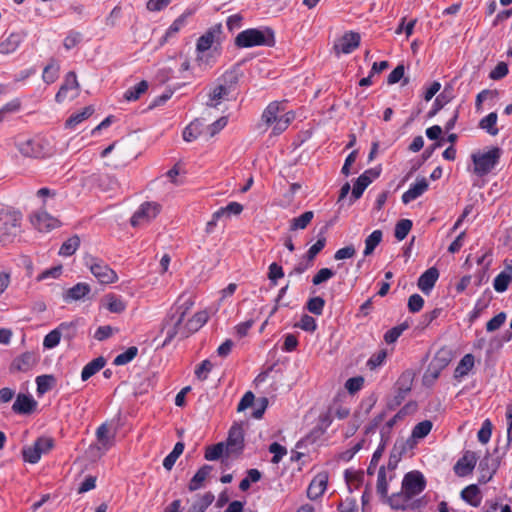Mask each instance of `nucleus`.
<instances>
[{
  "instance_id": "nucleus-47",
  "label": "nucleus",
  "mask_w": 512,
  "mask_h": 512,
  "mask_svg": "<svg viewBox=\"0 0 512 512\" xmlns=\"http://www.w3.org/2000/svg\"><path fill=\"white\" fill-rule=\"evenodd\" d=\"M314 217L313 211H305L298 217L291 220L290 229L298 230L305 229Z\"/></svg>"
},
{
  "instance_id": "nucleus-64",
  "label": "nucleus",
  "mask_w": 512,
  "mask_h": 512,
  "mask_svg": "<svg viewBox=\"0 0 512 512\" xmlns=\"http://www.w3.org/2000/svg\"><path fill=\"white\" fill-rule=\"evenodd\" d=\"M22 454L24 460L31 464L37 463L41 458L40 453L38 452L34 444L32 446L24 447L22 450Z\"/></svg>"
},
{
  "instance_id": "nucleus-23",
  "label": "nucleus",
  "mask_w": 512,
  "mask_h": 512,
  "mask_svg": "<svg viewBox=\"0 0 512 512\" xmlns=\"http://www.w3.org/2000/svg\"><path fill=\"white\" fill-rule=\"evenodd\" d=\"M91 292V287L87 283H77L73 287L69 288L63 294V299L65 302L69 303L72 301H79L84 299Z\"/></svg>"
},
{
  "instance_id": "nucleus-37",
  "label": "nucleus",
  "mask_w": 512,
  "mask_h": 512,
  "mask_svg": "<svg viewBox=\"0 0 512 512\" xmlns=\"http://www.w3.org/2000/svg\"><path fill=\"white\" fill-rule=\"evenodd\" d=\"M497 119V113L491 112L480 120L479 128L485 130L488 134L492 136H496L499 133V129L496 126Z\"/></svg>"
},
{
  "instance_id": "nucleus-56",
  "label": "nucleus",
  "mask_w": 512,
  "mask_h": 512,
  "mask_svg": "<svg viewBox=\"0 0 512 512\" xmlns=\"http://www.w3.org/2000/svg\"><path fill=\"white\" fill-rule=\"evenodd\" d=\"M386 445H387L386 440H384L383 442H380L378 448L373 453L370 464L367 468V473L369 475H373L375 473L376 467L383 455Z\"/></svg>"
},
{
  "instance_id": "nucleus-43",
  "label": "nucleus",
  "mask_w": 512,
  "mask_h": 512,
  "mask_svg": "<svg viewBox=\"0 0 512 512\" xmlns=\"http://www.w3.org/2000/svg\"><path fill=\"white\" fill-rule=\"evenodd\" d=\"M184 451V443L182 442H177L173 448V450L164 458L163 460V467L170 471L175 462L177 461V459L179 458V456L183 453Z\"/></svg>"
},
{
  "instance_id": "nucleus-40",
  "label": "nucleus",
  "mask_w": 512,
  "mask_h": 512,
  "mask_svg": "<svg viewBox=\"0 0 512 512\" xmlns=\"http://www.w3.org/2000/svg\"><path fill=\"white\" fill-rule=\"evenodd\" d=\"M148 87V82L146 80H142L136 85L127 89L124 93V98L127 101H136L140 98L142 94H144L147 91Z\"/></svg>"
},
{
  "instance_id": "nucleus-55",
  "label": "nucleus",
  "mask_w": 512,
  "mask_h": 512,
  "mask_svg": "<svg viewBox=\"0 0 512 512\" xmlns=\"http://www.w3.org/2000/svg\"><path fill=\"white\" fill-rule=\"evenodd\" d=\"M432 426V422L429 420L419 422L412 430V437L415 439L426 437L430 433Z\"/></svg>"
},
{
  "instance_id": "nucleus-57",
  "label": "nucleus",
  "mask_w": 512,
  "mask_h": 512,
  "mask_svg": "<svg viewBox=\"0 0 512 512\" xmlns=\"http://www.w3.org/2000/svg\"><path fill=\"white\" fill-rule=\"evenodd\" d=\"M408 328V325L403 323L398 326H395L389 329L384 334V340L387 344H392L397 341V339L402 335V333Z\"/></svg>"
},
{
  "instance_id": "nucleus-11",
  "label": "nucleus",
  "mask_w": 512,
  "mask_h": 512,
  "mask_svg": "<svg viewBox=\"0 0 512 512\" xmlns=\"http://www.w3.org/2000/svg\"><path fill=\"white\" fill-rule=\"evenodd\" d=\"M39 356L35 352L27 351L17 356L10 365V372L27 373L31 371L38 363Z\"/></svg>"
},
{
  "instance_id": "nucleus-46",
  "label": "nucleus",
  "mask_w": 512,
  "mask_h": 512,
  "mask_svg": "<svg viewBox=\"0 0 512 512\" xmlns=\"http://www.w3.org/2000/svg\"><path fill=\"white\" fill-rule=\"evenodd\" d=\"M37 393L43 395L50 391L55 384V377L53 375H40L36 378Z\"/></svg>"
},
{
  "instance_id": "nucleus-21",
  "label": "nucleus",
  "mask_w": 512,
  "mask_h": 512,
  "mask_svg": "<svg viewBox=\"0 0 512 512\" xmlns=\"http://www.w3.org/2000/svg\"><path fill=\"white\" fill-rule=\"evenodd\" d=\"M208 318L209 315L207 311L197 312L185 324V329L181 332V338H187L190 334L198 331L208 321Z\"/></svg>"
},
{
  "instance_id": "nucleus-9",
  "label": "nucleus",
  "mask_w": 512,
  "mask_h": 512,
  "mask_svg": "<svg viewBox=\"0 0 512 512\" xmlns=\"http://www.w3.org/2000/svg\"><path fill=\"white\" fill-rule=\"evenodd\" d=\"M360 41L359 33L348 31L334 43L333 49L336 55L350 54L360 45Z\"/></svg>"
},
{
  "instance_id": "nucleus-14",
  "label": "nucleus",
  "mask_w": 512,
  "mask_h": 512,
  "mask_svg": "<svg viewBox=\"0 0 512 512\" xmlns=\"http://www.w3.org/2000/svg\"><path fill=\"white\" fill-rule=\"evenodd\" d=\"M453 92H454V89H453L452 84H446L444 86L443 91L436 96L431 109L427 113V118H433L434 116H436L438 114V112L441 109L444 108L445 105L450 103L454 98Z\"/></svg>"
},
{
  "instance_id": "nucleus-32",
  "label": "nucleus",
  "mask_w": 512,
  "mask_h": 512,
  "mask_svg": "<svg viewBox=\"0 0 512 512\" xmlns=\"http://www.w3.org/2000/svg\"><path fill=\"white\" fill-rule=\"evenodd\" d=\"M413 376L411 372H404L397 381L398 395L396 396L397 404L405 398L407 393L411 390Z\"/></svg>"
},
{
  "instance_id": "nucleus-2",
  "label": "nucleus",
  "mask_w": 512,
  "mask_h": 512,
  "mask_svg": "<svg viewBox=\"0 0 512 512\" xmlns=\"http://www.w3.org/2000/svg\"><path fill=\"white\" fill-rule=\"evenodd\" d=\"M22 213L18 210L7 211L0 218V243L7 245L21 233Z\"/></svg>"
},
{
  "instance_id": "nucleus-3",
  "label": "nucleus",
  "mask_w": 512,
  "mask_h": 512,
  "mask_svg": "<svg viewBox=\"0 0 512 512\" xmlns=\"http://www.w3.org/2000/svg\"><path fill=\"white\" fill-rule=\"evenodd\" d=\"M501 155L502 149L497 146L482 154H472L474 173L478 176L487 175L499 163Z\"/></svg>"
},
{
  "instance_id": "nucleus-51",
  "label": "nucleus",
  "mask_w": 512,
  "mask_h": 512,
  "mask_svg": "<svg viewBox=\"0 0 512 512\" xmlns=\"http://www.w3.org/2000/svg\"><path fill=\"white\" fill-rule=\"evenodd\" d=\"M224 452L226 453V445L224 442H219L215 445L208 446L204 457L208 461H215L218 460Z\"/></svg>"
},
{
  "instance_id": "nucleus-31",
  "label": "nucleus",
  "mask_w": 512,
  "mask_h": 512,
  "mask_svg": "<svg viewBox=\"0 0 512 512\" xmlns=\"http://www.w3.org/2000/svg\"><path fill=\"white\" fill-rule=\"evenodd\" d=\"M106 364V360L104 357L100 356L92 361H90L88 364L84 366L81 372V379L82 381H87L89 378H91L93 375H95L97 372H99Z\"/></svg>"
},
{
  "instance_id": "nucleus-8",
  "label": "nucleus",
  "mask_w": 512,
  "mask_h": 512,
  "mask_svg": "<svg viewBox=\"0 0 512 512\" xmlns=\"http://www.w3.org/2000/svg\"><path fill=\"white\" fill-rule=\"evenodd\" d=\"M226 455L241 454L244 449V432L240 424H234L226 440Z\"/></svg>"
},
{
  "instance_id": "nucleus-16",
  "label": "nucleus",
  "mask_w": 512,
  "mask_h": 512,
  "mask_svg": "<svg viewBox=\"0 0 512 512\" xmlns=\"http://www.w3.org/2000/svg\"><path fill=\"white\" fill-rule=\"evenodd\" d=\"M438 278V269L436 267H430L420 275L417 281V286L424 294L429 295Z\"/></svg>"
},
{
  "instance_id": "nucleus-59",
  "label": "nucleus",
  "mask_w": 512,
  "mask_h": 512,
  "mask_svg": "<svg viewBox=\"0 0 512 512\" xmlns=\"http://www.w3.org/2000/svg\"><path fill=\"white\" fill-rule=\"evenodd\" d=\"M324 306L325 300L320 296L310 298L306 305L308 311L315 315H321L323 313Z\"/></svg>"
},
{
  "instance_id": "nucleus-25",
  "label": "nucleus",
  "mask_w": 512,
  "mask_h": 512,
  "mask_svg": "<svg viewBox=\"0 0 512 512\" xmlns=\"http://www.w3.org/2000/svg\"><path fill=\"white\" fill-rule=\"evenodd\" d=\"M99 450L107 451L114 445L115 434L110 432V428L106 423L101 424L96 431Z\"/></svg>"
},
{
  "instance_id": "nucleus-19",
  "label": "nucleus",
  "mask_w": 512,
  "mask_h": 512,
  "mask_svg": "<svg viewBox=\"0 0 512 512\" xmlns=\"http://www.w3.org/2000/svg\"><path fill=\"white\" fill-rule=\"evenodd\" d=\"M24 32H12L7 38L0 42V53L7 55L15 52L24 41Z\"/></svg>"
},
{
  "instance_id": "nucleus-24",
  "label": "nucleus",
  "mask_w": 512,
  "mask_h": 512,
  "mask_svg": "<svg viewBox=\"0 0 512 512\" xmlns=\"http://www.w3.org/2000/svg\"><path fill=\"white\" fill-rule=\"evenodd\" d=\"M90 270L100 283L109 284L117 279L116 273L107 265L92 264Z\"/></svg>"
},
{
  "instance_id": "nucleus-53",
  "label": "nucleus",
  "mask_w": 512,
  "mask_h": 512,
  "mask_svg": "<svg viewBox=\"0 0 512 512\" xmlns=\"http://www.w3.org/2000/svg\"><path fill=\"white\" fill-rule=\"evenodd\" d=\"M138 354V348L136 346L129 347L125 352L117 355L113 361L114 365L121 366L132 361Z\"/></svg>"
},
{
  "instance_id": "nucleus-26",
  "label": "nucleus",
  "mask_w": 512,
  "mask_h": 512,
  "mask_svg": "<svg viewBox=\"0 0 512 512\" xmlns=\"http://www.w3.org/2000/svg\"><path fill=\"white\" fill-rule=\"evenodd\" d=\"M74 327V323H61L58 328L50 331L43 340V346L47 349L56 347L61 339V332Z\"/></svg>"
},
{
  "instance_id": "nucleus-29",
  "label": "nucleus",
  "mask_w": 512,
  "mask_h": 512,
  "mask_svg": "<svg viewBox=\"0 0 512 512\" xmlns=\"http://www.w3.org/2000/svg\"><path fill=\"white\" fill-rule=\"evenodd\" d=\"M94 112H95L94 107L92 105H88V106L84 107L80 112L73 113L65 121V128H67V129L75 128L78 124H80L84 120L88 119Z\"/></svg>"
},
{
  "instance_id": "nucleus-50",
  "label": "nucleus",
  "mask_w": 512,
  "mask_h": 512,
  "mask_svg": "<svg viewBox=\"0 0 512 512\" xmlns=\"http://www.w3.org/2000/svg\"><path fill=\"white\" fill-rule=\"evenodd\" d=\"M405 74V66L403 64H398L388 75L387 83L389 85H393L398 83L403 79L402 85L405 86L409 83V79L404 77Z\"/></svg>"
},
{
  "instance_id": "nucleus-34",
  "label": "nucleus",
  "mask_w": 512,
  "mask_h": 512,
  "mask_svg": "<svg viewBox=\"0 0 512 512\" xmlns=\"http://www.w3.org/2000/svg\"><path fill=\"white\" fill-rule=\"evenodd\" d=\"M203 121L195 119L183 130L182 136L186 142H192L196 140L201 134L203 129Z\"/></svg>"
},
{
  "instance_id": "nucleus-42",
  "label": "nucleus",
  "mask_w": 512,
  "mask_h": 512,
  "mask_svg": "<svg viewBox=\"0 0 512 512\" xmlns=\"http://www.w3.org/2000/svg\"><path fill=\"white\" fill-rule=\"evenodd\" d=\"M80 246V238L78 235H73L68 238L60 247L59 256H72Z\"/></svg>"
},
{
  "instance_id": "nucleus-33",
  "label": "nucleus",
  "mask_w": 512,
  "mask_h": 512,
  "mask_svg": "<svg viewBox=\"0 0 512 512\" xmlns=\"http://www.w3.org/2000/svg\"><path fill=\"white\" fill-rule=\"evenodd\" d=\"M213 467L211 465L202 466L192 477L189 482L188 488L190 491L198 490L202 487L205 479L210 475Z\"/></svg>"
},
{
  "instance_id": "nucleus-48",
  "label": "nucleus",
  "mask_w": 512,
  "mask_h": 512,
  "mask_svg": "<svg viewBox=\"0 0 512 512\" xmlns=\"http://www.w3.org/2000/svg\"><path fill=\"white\" fill-rule=\"evenodd\" d=\"M376 490L383 499L388 496V481L385 466H381L378 470Z\"/></svg>"
},
{
  "instance_id": "nucleus-13",
  "label": "nucleus",
  "mask_w": 512,
  "mask_h": 512,
  "mask_svg": "<svg viewBox=\"0 0 512 512\" xmlns=\"http://www.w3.org/2000/svg\"><path fill=\"white\" fill-rule=\"evenodd\" d=\"M32 225L40 232H48L59 226L60 222L47 212H37L30 217Z\"/></svg>"
},
{
  "instance_id": "nucleus-4",
  "label": "nucleus",
  "mask_w": 512,
  "mask_h": 512,
  "mask_svg": "<svg viewBox=\"0 0 512 512\" xmlns=\"http://www.w3.org/2000/svg\"><path fill=\"white\" fill-rule=\"evenodd\" d=\"M15 146L19 153L24 157L45 158L50 153L45 143L40 138H17Z\"/></svg>"
},
{
  "instance_id": "nucleus-1",
  "label": "nucleus",
  "mask_w": 512,
  "mask_h": 512,
  "mask_svg": "<svg viewBox=\"0 0 512 512\" xmlns=\"http://www.w3.org/2000/svg\"><path fill=\"white\" fill-rule=\"evenodd\" d=\"M238 48H252L256 46L274 47L276 44L275 32L271 27L261 26L241 31L234 40Z\"/></svg>"
},
{
  "instance_id": "nucleus-12",
  "label": "nucleus",
  "mask_w": 512,
  "mask_h": 512,
  "mask_svg": "<svg viewBox=\"0 0 512 512\" xmlns=\"http://www.w3.org/2000/svg\"><path fill=\"white\" fill-rule=\"evenodd\" d=\"M478 457L473 451H465L463 456L454 465V472L460 477L471 474L476 466Z\"/></svg>"
},
{
  "instance_id": "nucleus-5",
  "label": "nucleus",
  "mask_w": 512,
  "mask_h": 512,
  "mask_svg": "<svg viewBox=\"0 0 512 512\" xmlns=\"http://www.w3.org/2000/svg\"><path fill=\"white\" fill-rule=\"evenodd\" d=\"M385 502L389 504V506L393 510H408V509H417L423 505L422 499H414L411 495L407 494L401 488L400 492L394 493L391 496H387L385 498Z\"/></svg>"
},
{
  "instance_id": "nucleus-7",
  "label": "nucleus",
  "mask_w": 512,
  "mask_h": 512,
  "mask_svg": "<svg viewBox=\"0 0 512 512\" xmlns=\"http://www.w3.org/2000/svg\"><path fill=\"white\" fill-rule=\"evenodd\" d=\"M426 487V480L419 471H411L405 474L402 481V489L414 499L421 494Z\"/></svg>"
},
{
  "instance_id": "nucleus-39",
  "label": "nucleus",
  "mask_w": 512,
  "mask_h": 512,
  "mask_svg": "<svg viewBox=\"0 0 512 512\" xmlns=\"http://www.w3.org/2000/svg\"><path fill=\"white\" fill-rule=\"evenodd\" d=\"M59 76V65L55 58L50 59V63L44 67L42 79L47 84L54 83Z\"/></svg>"
},
{
  "instance_id": "nucleus-20",
  "label": "nucleus",
  "mask_w": 512,
  "mask_h": 512,
  "mask_svg": "<svg viewBox=\"0 0 512 512\" xmlns=\"http://www.w3.org/2000/svg\"><path fill=\"white\" fill-rule=\"evenodd\" d=\"M512 281V260L505 261V269L500 272L493 281V287L496 292L503 293L508 289Z\"/></svg>"
},
{
  "instance_id": "nucleus-27",
  "label": "nucleus",
  "mask_w": 512,
  "mask_h": 512,
  "mask_svg": "<svg viewBox=\"0 0 512 512\" xmlns=\"http://www.w3.org/2000/svg\"><path fill=\"white\" fill-rule=\"evenodd\" d=\"M36 405V401L31 396L19 394L12 406V409L14 412L19 414H29L34 410Z\"/></svg>"
},
{
  "instance_id": "nucleus-60",
  "label": "nucleus",
  "mask_w": 512,
  "mask_h": 512,
  "mask_svg": "<svg viewBox=\"0 0 512 512\" xmlns=\"http://www.w3.org/2000/svg\"><path fill=\"white\" fill-rule=\"evenodd\" d=\"M83 35L75 30L69 31L63 41V46L66 50H71L82 41Z\"/></svg>"
},
{
  "instance_id": "nucleus-62",
  "label": "nucleus",
  "mask_w": 512,
  "mask_h": 512,
  "mask_svg": "<svg viewBox=\"0 0 512 512\" xmlns=\"http://www.w3.org/2000/svg\"><path fill=\"white\" fill-rule=\"evenodd\" d=\"M40 456L48 453L54 447V440L51 437H40L34 442Z\"/></svg>"
},
{
  "instance_id": "nucleus-35",
  "label": "nucleus",
  "mask_w": 512,
  "mask_h": 512,
  "mask_svg": "<svg viewBox=\"0 0 512 512\" xmlns=\"http://www.w3.org/2000/svg\"><path fill=\"white\" fill-rule=\"evenodd\" d=\"M329 226L330 223H326L324 226L320 228L319 233L317 235V241L308 249L304 256H317V254H319L322 251L326 244L325 234L327 233Z\"/></svg>"
},
{
  "instance_id": "nucleus-54",
  "label": "nucleus",
  "mask_w": 512,
  "mask_h": 512,
  "mask_svg": "<svg viewBox=\"0 0 512 512\" xmlns=\"http://www.w3.org/2000/svg\"><path fill=\"white\" fill-rule=\"evenodd\" d=\"M345 479H346V482H347L349 488H351L353 486L355 489H358L359 486L364 481V473H363V471L346 470L345 471Z\"/></svg>"
},
{
  "instance_id": "nucleus-18",
  "label": "nucleus",
  "mask_w": 512,
  "mask_h": 512,
  "mask_svg": "<svg viewBox=\"0 0 512 512\" xmlns=\"http://www.w3.org/2000/svg\"><path fill=\"white\" fill-rule=\"evenodd\" d=\"M79 88V83L77 81V75L74 71H70L66 74L64 83L60 86L58 92L55 95V101L57 103H62L68 97L69 90H77Z\"/></svg>"
},
{
  "instance_id": "nucleus-58",
  "label": "nucleus",
  "mask_w": 512,
  "mask_h": 512,
  "mask_svg": "<svg viewBox=\"0 0 512 512\" xmlns=\"http://www.w3.org/2000/svg\"><path fill=\"white\" fill-rule=\"evenodd\" d=\"M193 304L194 302L190 297L184 298V295H181L177 301L176 307L174 308V313L185 318L186 313L191 309Z\"/></svg>"
},
{
  "instance_id": "nucleus-61",
  "label": "nucleus",
  "mask_w": 512,
  "mask_h": 512,
  "mask_svg": "<svg viewBox=\"0 0 512 512\" xmlns=\"http://www.w3.org/2000/svg\"><path fill=\"white\" fill-rule=\"evenodd\" d=\"M162 331L166 333V338L163 342V346L168 345L177 335L181 336V332L183 330L176 329L175 326H173L168 318L165 320L163 324Z\"/></svg>"
},
{
  "instance_id": "nucleus-28",
  "label": "nucleus",
  "mask_w": 512,
  "mask_h": 512,
  "mask_svg": "<svg viewBox=\"0 0 512 512\" xmlns=\"http://www.w3.org/2000/svg\"><path fill=\"white\" fill-rule=\"evenodd\" d=\"M232 91L233 90L219 82V84L209 93V101L206 105L216 108L220 104L221 100L225 99Z\"/></svg>"
},
{
  "instance_id": "nucleus-38",
  "label": "nucleus",
  "mask_w": 512,
  "mask_h": 512,
  "mask_svg": "<svg viewBox=\"0 0 512 512\" xmlns=\"http://www.w3.org/2000/svg\"><path fill=\"white\" fill-rule=\"evenodd\" d=\"M280 106L281 103L278 101L269 103L262 113V121H264L267 125L273 124L274 121L279 117L278 114L281 111Z\"/></svg>"
},
{
  "instance_id": "nucleus-44",
  "label": "nucleus",
  "mask_w": 512,
  "mask_h": 512,
  "mask_svg": "<svg viewBox=\"0 0 512 512\" xmlns=\"http://www.w3.org/2000/svg\"><path fill=\"white\" fill-rule=\"evenodd\" d=\"M473 366L474 356L472 354H466L458 363L455 369V376L462 377L464 375H467L468 372L473 368Z\"/></svg>"
},
{
  "instance_id": "nucleus-10",
  "label": "nucleus",
  "mask_w": 512,
  "mask_h": 512,
  "mask_svg": "<svg viewBox=\"0 0 512 512\" xmlns=\"http://www.w3.org/2000/svg\"><path fill=\"white\" fill-rule=\"evenodd\" d=\"M223 27L221 23L211 26L203 35H201L196 43V50L198 52H205L209 50L213 43L220 42Z\"/></svg>"
},
{
  "instance_id": "nucleus-6",
  "label": "nucleus",
  "mask_w": 512,
  "mask_h": 512,
  "mask_svg": "<svg viewBox=\"0 0 512 512\" xmlns=\"http://www.w3.org/2000/svg\"><path fill=\"white\" fill-rule=\"evenodd\" d=\"M161 206L156 202H144L133 213L130 218V224L137 227L142 223L150 222L160 213Z\"/></svg>"
},
{
  "instance_id": "nucleus-36",
  "label": "nucleus",
  "mask_w": 512,
  "mask_h": 512,
  "mask_svg": "<svg viewBox=\"0 0 512 512\" xmlns=\"http://www.w3.org/2000/svg\"><path fill=\"white\" fill-rule=\"evenodd\" d=\"M105 307L111 313H122L126 309V302L115 294H107L104 298Z\"/></svg>"
},
{
  "instance_id": "nucleus-30",
  "label": "nucleus",
  "mask_w": 512,
  "mask_h": 512,
  "mask_svg": "<svg viewBox=\"0 0 512 512\" xmlns=\"http://www.w3.org/2000/svg\"><path fill=\"white\" fill-rule=\"evenodd\" d=\"M461 498L473 507L481 504L482 496L477 485L471 484L461 491Z\"/></svg>"
},
{
  "instance_id": "nucleus-52",
  "label": "nucleus",
  "mask_w": 512,
  "mask_h": 512,
  "mask_svg": "<svg viewBox=\"0 0 512 512\" xmlns=\"http://www.w3.org/2000/svg\"><path fill=\"white\" fill-rule=\"evenodd\" d=\"M412 221L410 219H401L396 223L394 235L398 240H403L407 237L412 228Z\"/></svg>"
},
{
  "instance_id": "nucleus-17",
  "label": "nucleus",
  "mask_w": 512,
  "mask_h": 512,
  "mask_svg": "<svg viewBox=\"0 0 512 512\" xmlns=\"http://www.w3.org/2000/svg\"><path fill=\"white\" fill-rule=\"evenodd\" d=\"M429 188V182L425 177L417 179V181L410 185L409 189L403 193L401 199L404 204L417 199L424 194Z\"/></svg>"
},
{
  "instance_id": "nucleus-49",
  "label": "nucleus",
  "mask_w": 512,
  "mask_h": 512,
  "mask_svg": "<svg viewBox=\"0 0 512 512\" xmlns=\"http://www.w3.org/2000/svg\"><path fill=\"white\" fill-rule=\"evenodd\" d=\"M193 13V10H185L180 16H178L168 27V35L178 33L186 25L187 18L192 16Z\"/></svg>"
},
{
  "instance_id": "nucleus-45",
  "label": "nucleus",
  "mask_w": 512,
  "mask_h": 512,
  "mask_svg": "<svg viewBox=\"0 0 512 512\" xmlns=\"http://www.w3.org/2000/svg\"><path fill=\"white\" fill-rule=\"evenodd\" d=\"M368 181L365 177L359 176L353 185L351 196H350V204L354 203L356 200L360 199L365 191V189L369 186Z\"/></svg>"
},
{
  "instance_id": "nucleus-41",
  "label": "nucleus",
  "mask_w": 512,
  "mask_h": 512,
  "mask_svg": "<svg viewBox=\"0 0 512 512\" xmlns=\"http://www.w3.org/2000/svg\"><path fill=\"white\" fill-rule=\"evenodd\" d=\"M383 233L381 230H374L365 240V249L363 251V256L371 255L375 248L382 241Z\"/></svg>"
},
{
  "instance_id": "nucleus-63",
  "label": "nucleus",
  "mask_w": 512,
  "mask_h": 512,
  "mask_svg": "<svg viewBox=\"0 0 512 512\" xmlns=\"http://www.w3.org/2000/svg\"><path fill=\"white\" fill-rule=\"evenodd\" d=\"M492 434V423L489 419H486L478 431L477 437L479 442L486 444L489 442Z\"/></svg>"
},
{
  "instance_id": "nucleus-15",
  "label": "nucleus",
  "mask_w": 512,
  "mask_h": 512,
  "mask_svg": "<svg viewBox=\"0 0 512 512\" xmlns=\"http://www.w3.org/2000/svg\"><path fill=\"white\" fill-rule=\"evenodd\" d=\"M328 483V474L326 472L318 473L311 481L307 489V496L311 500H316L321 497Z\"/></svg>"
},
{
  "instance_id": "nucleus-22",
  "label": "nucleus",
  "mask_w": 512,
  "mask_h": 512,
  "mask_svg": "<svg viewBox=\"0 0 512 512\" xmlns=\"http://www.w3.org/2000/svg\"><path fill=\"white\" fill-rule=\"evenodd\" d=\"M241 64V62L235 63L218 78V82H221L231 90H234L242 76V71L240 70Z\"/></svg>"
}]
</instances>
